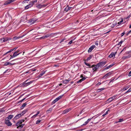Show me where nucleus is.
Instances as JSON below:
<instances>
[{"label":"nucleus","instance_id":"f257e3e1","mask_svg":"<svg viewBox=\"0 0 131 131\" xmlns=\"http://www.w3.org/2000/svg\"><path fill=\"white\" fill-rule=\"evenodd\" d=\"M25 120L22 119L18 121L16 124V125L17 126V128L18 129H21L23 127L24 124H21L22 123L24 122Z\"/></svg>","mask_w":131,"mask_h":131},{"label":"nucleus","instance_id":"f03ea898","mask_svg":"<svg viewBox=\"0 0 131 131\" xmlns=\"http://www.w3.org/2000/svg\"><path fill=\"white\" fill-rule=\"evenodd\" d=\"M47 5L45 4H38L36 5V7L38 9H40L42 8L45 7Z\"/></svg>","mask_w":131,"mask_h":131},{"label":"nucleus","instance_id":"7ed1b4c3","mask_svg":"<svg viewBox=\"0 0 131 131\" xmlns=\"http://www.w3.org/2000/svg\"><path fill=\"white\" fill-rule=\"evenodd\" d=\"M29 80V79H28L26 80L23 83V85L24 86H26L31 83H32L34 81H30L29 82H26Z\"/></svg>","mask_w":131,"mask_h":131},{"label":"nucleus","instance_id":"20e7f679","mask_svg":"<svg viewBox=\"0 0 131 131\" xmlns=\"http://www.w3.org/2000/svg\"><path fill=\"white\" fill-rule=\"evenodd\" d=\"M106 62L102 61L98 63L97 64L98 67H102L106 63Z\"/></svg>","mask_w":131,"mask_h":131},{"label":"nucleus","instance_id":"39448f33","mask_svg":"<svg viewBox=\"0 0 131 131\" xmlns=\"http://www.w3.org/2000/svg\"><path fill=\"white\" fill-rule=\"evenodd\" d=\"M63 96V95L59 96L56 99L52 102L51 105H52L54 104L56 102L61 99Z\"/></svg>","mask_w":131,"mask_h":131},{"label":"nucleus","instance_id":"423d86ee","mask_svg":"<svg viewBox=\"0 0 131 131\" xmlns=\"http://www.w3.org/2000/svg\"><path fill=\"white\" fill-rule=\"evenodd\" d=\"M5 123L6 125H7V126H10L12 125V124L9 120L5 119Z\"/></svg>","mask_w":131,"mask_h":131},{"label":"nucleus","instance_id":"0eeeda50","mask_svg":"<svg viewBox=\"0 0 131 131\" xmlns=\"http://www.w3.org/2000/svg\"><path fill=\"white\" fill-rule=\"evenodd\" d=\"M92 66H93V72H94L97 71V69L99 67L98 66H97V65H93Z\"/></svg>","mask_w":131,"mask_h":131},{"label":"nucleus","instance_id":"6e6552de","mask_svg":"<svg viewBox=\"0 0 131 131\" xmlns=\"http://www.w3.org/2000/svg\"><path fill=\"white\" fill-rule=\"evenodd\" d=\"M23 116V114H21V113L18 114L14 118V119L16 120L19 118H20L22 116Z\"/></svg>","mask_w":131,"mask_h":131},{"label":"nucleus","instance_id":"1a4fd4ad","mask_svg":"<svg viewBox=\"0 0 131 131\" xmlns=\"http://www.w3.org/2000/svg\"><path fill=\"white\" fill-rule=\"evenodd\" d=\"M14 116L13 115H9L5 118V119L9 120L11 119Z\"/></svg>","mask_w":131,"mask_h":131},{"label":"nucleus","instance_id":"9d476101","mask_svg":"<svg viewBox=\"0 0 131 131\" xmlns=\"http://www.w3.org/2000/svg\"><path fill=\"white\" fill-rule=\"evenodd\" d=\"M94 116H93V117H92V118H89L85 122H84V123L82 125H81L82 126H84V125H87L88 123L91 120L92 118H93V117H94Z\"/></svg>","mask_w":131,"mask_h":131},{"label":"nucleus","instance_id":"9b49d317","mask_svg":"<svg viewBox=\"0 0 131 131\" xmlns=\"http://www.w3.org/2000/svg\"><path fill=\"white\" fill-rule=\"evenodd\" d=\"M95 46L94 45L91 46L89 48L88 52H91L93 49L95 47Z\"/></svg>","mask_w":131,"mask_h":131},{"label":"nucleus","instance_id":"f8f14e48","mask_svg":"<svg viewBox=\"0 0 131 131\" xmlns=\"http://www.w3.org/2000/svg\"><path fill=\"white\" fill-rule=\"evenodd\" d=\"M116 53V52H112L109 56L108 57H109L110 58H111L113 56L115 57Z\"/></svg>","mask_w":131,"mask_h":131},{"label":"nucleus","instance_id":"ddd939ff","mask_svg":"<svg viewBox=\"0 0 131 131\" xmlns=\"http://www.w3.org/2000/svg\"><path fill=\"white\" fill-rule=\"evenodd\" d=\"M71 110V108H70L68 109H67L64 110L63 112V114H65L66 113H67L69 111H70Z\"/></svg>","mask_w":131,"mask_h":131},{"label":"nucleus","instance_id":"4468645a","mask_svg":"<svg viewBox=\"0 0 131 131\" xmlns=\"http://www.w3.org/2000/svg\"><path fill=\"white\" fill-rule=\"evenodd\" d=\"M86 61H84V63L88 67V68H92L93 67V66H91L90 64L89 63H87L86 62Z\"/></svg>","mask_w":131,"mask_h":131},{"label":"nucleus","instance_id":"2eb2a0df","mask_svg":"<svg viewBox=\"0 0 131 131\" xmlns=\"http://www.w3.org/2000/svg\"><path fill=\"white\" fill-rule=\"evenodd\" d=\"M32 4H30L26 6L25 7V9H27L29 8H30L32 6Z\"/></svg>","mask_w":131,"mask_h":131},{"label":"nucleus","instance_id":"dca6fc26","mask_svg":"<svg viewBox=\"0 0 131 131\" xmlns=\"http://www.w3.org/2000/svg\"><path fill=\"white\" fill-rule=\"evenodd\" d=\"M112 74L111 72H109L106 74L103 77V79H105V78L107 77L108 76L111 75Z\"/></svg>","mask_w":131,"mask_h":131},{"label":"nucleus","instance_id":"f3484780","mask_svg":"<svg viewBox=\"0 0 131 131\" xmlns=\"http://www.w3.org/2000/svg\"><path fill=\"white\" fill-rule=\"evenodd\" d=\"M35 21L36 20L31 19L29 20V23L31 25L34 24Z\"/></svg>","mask_w":131,"mask_h":131},{"label":"nucleus","instance_id":"a211bd4d","mask_svg":"<svg viewBox=\"0 0 131 131\" xmlns=\"http://www.w3.org/2000/svg\"><path fill=\"white\" fill-rule=\"evenodd\" d=\"M92 56L91 55H90L89 56V57L87 59H86L84 60V61L88 62L92 58Z\"/></svg>","mask_w":131,"mask_h":131},{"label":"nucleus","instance_id":"6ab92c4d","mask_svg":"<svg viewBox=\"0 0 131 131\" xmlns=\"http://www.w3.org/2000/svg\"><path fill=\"white\" fill-rule=\"evenodd\" d=\"M12 64L10 62H6L4 63V66H7L9 64Z\"/></svg>","mask_w":131,"mask_h":131},{"label":"nucleus","instance_id":"aec40b11","mask_svg":"<svg viewBox=\"0 0 131 131\" xmlns=\"http://www.w3.org/2000/svg\"><path fill=\"white\" fill-rule=\"evenodd\" d=\"M71 8V7H69L68 6H67L65 9V11L67 12Z\"/></svg>","mask_w":131,"mask_h":131},{"label":"nucleus","instance_id":"412c9836","mask_svg":"<svg viewBox=\"0 0 131 131\" xmlns=\"http://www.w3.org/2000/svg\"><path fill=\"white\" fill-rule=\"evenodd\" d=\"M131 56L129 55H128L127 56H123L122 57V58L123 60H125L126 59L129 58Z\"/></svg>","mask_w":131,"mask_h":131},{"label":"nucleus","instance_id":"4be33fe9","mask_svg":"<svg viewBox=\"0 0 131 131\" xmlns=\"http://www.w3.org/2000/svg\"><path fill=\"white\" fill-rule=\"evenodd\" d=\"M104 88H103L100 89H97L96 91L97 92H99L103 90H104Z\"/></svg>","mask_w":131,"mask_h":131},{"label":"nucleus","instance_id":"5701e85b","mask_svg":"<svg viewBox=\"0 0 131 131\" xmlns=\"http://www.w3.org/2000/svg\"><path fill=\"white\" fill-rule=\"evenodd\" d=\"M20 53H17V51H15L14 52V53H13V55H14V56L15 57H16V56H18V55H19Z\"/></svg>","mask_w":131,"mask_h":131},{"label":"nucleus","instance_id":"b1692460","mask_svg":"<svg viewBox=\"0 0 131 131\" xmlns=\"http://www.w3.org/2000/svg\"><path fill=\"white\" fill-rule=\"evenodd\" d=\"M28 111V110L27 109H25L24 110H23L21 113V114H23V115H24Z\"/></svg>","mask_w":131,"mask_h":131},{"label":"nucleus","instance_id":"393cba45","mask_svg":"<svg viewBox=\"0 0 131 131\" xmlns=\"http://www.w3.org/2000/svg\"><path fill=\"white\" fill-rule=\"evenodd\" d=\"M70 81V80L69 79L64 80L63 81V83L64 84H66L68 83Z\"/></svg>","mask_w":131,"mask_h":131},{"label":"nucleus","instance_id":"a878e982","mask_svg":"<svg viewBox=\"0 0 131 131\" xmlns=\"http://www.w3.org/2000/svg\"><path fill=\"white\" fill-rule=\"evenodd\" d=\"M21 38V37H20V36H15L13 38V39L14 40H16L17 39Z\"/></svg>","mask_w":131,"mask_h":131},{"label":"nucleus","instance_id":"bb28decb","mask_svg":"<svg viewBox=\"0 0 131 131\" xmlns=\"http://www.w3.org/2000/svg\"><path fill=\"white\" fill-rule=\"evenodd\" d=\"M27 104V103H26V102L23 103L22 104V106L20 108L21 109H23V108Z\"/></svg>","mask_w":131,"mask_h":131},{"label":"nucleus","instance_id":"cd10ccee","mask_svg":"<svg viewBox=\"0 0 131 131\" xmlns=\"http://www.w3.org/2000/svg\"><path fill=\"white\" fill-rule=\"evenodd\" d=\"M113 101L111 97L109 98L107 101V103H109Z\"/></svg>","mask_w":131,"mask_h":131},{"label":"nucleus","instance_id":"c85d7f7f","mask_svg":"<svg viewBox=\"0 0 131 131\" xmlns=\"http://www.w3.org/2000/svg\"><path fill=\"white\" fill-rule=\"evenodd\" d=\"M45 71H42L38 75L39 77H40L43 75L45 73Z\"/></svg>","mask_w":131,"mask_h":131},{"label":"nucleus","instance_id":"c756f323","mask_svg":"<svg viewBox=\"0 0 131 131\" xmlns=\"http://www.w3.org/2000/svg\"><path fill=\"white\" fill-rule=\"evenodd\" d=\"M114 65V64H111L110 65H109V66H108V67H106L105 68V69H108L110 68H111V67H112L113 66V65Z\"/></svg>","mask_w":131,"mask_h":131},{"label":"nucleus","instance_id":"7c9ffc66","mask_svg":"<svg viewBox=\"0 0 131 131\" xmlns=\"http://www.w3.org/2000/svg\"><path fill=\"white\" fill-rule=\"evenodd\" d=\"M40 113L39 111H38L37 114L34 115H33L32 117V118H35V117Z\"/></svg>","mask_w":131,"mask_h":131},{"label":"nucleus","instance_id":"2f4dec72","mask_svg":"<svg viewBox=\"0 0 131 131\" xmlns=\"http://www.w3.org/2000/svg\"><path fill=\"white\" fill-rule=\"evenodd\" d=\"M129 86H127L124 87L123 89V91H125L127 90L128 88H129Z\"/></svg>","mask_w":131,"mask_h":131},{"label":"nucleus","instance_id":"473e14b6","mask_svg":"<svg viewBox=\"0 0 131 131\" xmlns=\"http://www.w3.org/2000/svg\"><path fill=\"white\" fill-rule=\"evenodd\" d=\"M49 36H43L40 38L41 39H44L45 38H47Z\"/></svg>","mask_w":131,"mask_h":131},{"label":"nucleus","instance_id":"72a5a7b5","mask_svg":"<svg viewBox=\"0 0 131 131\" xmlns=\"http://www.w3.org/2000/svg\"><path fill=\"white\" fill-rule=\"evenodd\" d=\"M96 118H97V119H98L99 120V121H98V122H96V123H98V122H99L101 120V119H100V118L99 117V116H97L96 117H95L94 118V119H95Z\"/></svg>","mask_w":131,"mask_h":131},{"label":"nucleus","instance_id":"f704fd0d","mask_svg":"<svg viewBox=\"0 0 131 131\" xmlns=\"http://www.w3.org/2000/svg\"><path fill=\"white\" fill-rule=\"evenodd\" d=\"M110 111L109 110H108V111H107L104 114H103V115H102V116H105L106 115V114H107L108 113V111Z\"/></svg>","mask_w":131,"mask_h":131},{"label":"nucleus","instance_id":"c9c22d12","mask_svg":"<svg viewBox=\"0 0 131 131\" xmlns=\"http://www.w3.org/2000/svg\"><path fill=\"white\" fill-rule=\"evenodd\" d=\"M37 0H33V1H32V2L31 4H32V5H33L36 2H37Z\"/></svg>","mask_w":131,"mask_h":131},{"label":"nucleus","instance_id":"e433bc0d","mask_svg":"<svg viewBox=\"0 0 131 131\" xmlns=\"http://www.w3.org/2000/svg\"><path fill=\"white\" fill-rule=\"evenodd\" d=\"M5 111V110L3 109V108H2L0 110V113H1L4 112Z\"/></svg>","mask_w":131,"mask_h":131},{"label":"nucleus","instance_id":"4c0bfd02","mask_svg":"<svg viewBox=\"0 0 131 131\" xmlns=\"http://www.w3.org/2000/svg\"><path fill=\"white\" fill-rule=\"evenodd\" d=\"M131 91V87L125 93H127L128 92H129Z\"/></svg>","mask_w":131,"mask_h":131},{"label":"nucleus","instance_id":"58836bf2","mask_svg":"<svg viewBox=\"0 0 131 131\" xmlns=\"http://www.w3.org/2000/svg\"><path fill=\"white\" fill-rule=\"evenodd\" d=\"M124 121V119L123 118L120 119H119V121L117 122H120L123 121Z\"/></svg>","mask_w":131,"mask_h":131},{"label":"nucleus","instance_id":"ea45409f","mask_svg":"<svg viewBox=\"0 0 131 131\" xmlns=\"http://www.w3.org/2000/svg\"><path fill=\"white\" fill-rule=\"evenodd\" d=\"M123 42V41L122 40L119 43L117 44L118 45H121Z\"/></svg>","mask_w":131,"mask_h":131},{"label":"nucleus","instance_id":"a19ab883","mask_svg":"<svg viewBox=\"0 0 131 131\" xmlns=\"http://www.w3.org/2000/svg\"><path fill=\"white\" fill-rule=\"evenodd\" d=\"M41 121V120H38L37 121H36V124H38Z\"/></svg>","mask_w":131,"mask_h":131},{"label":"nucleus","instance_id":"79ce46f5","mask_svg":"<svg viewBox=\"0 0 131 131\" xmlns=\"http://www.w3.org/2000/svg\"><path fill=\"white\" fill-rule=\"evenodd\" d=\"M10 59H12L14 57H15L14 56V55H13H13L12 56L11 55H10Z\"/></svg>","mask_w":131,"mask_h":131},{"label":"nucleus","instance_id":"37998d69","mask_svg":"<svg viewBox=\"0 0 131 131\" xmlns=\"http://www.w3.org/2000/svg\"><path fill=\"white\" fill-rule=\"evenodd\" d=\"M26 98V97L22 99V100H20L19 102H21L22 101H24Z\"/></svg>","mask_w":131,"mask_h":131},{"label":"nucleus","instance_id":"c03bdc74","mask_svg":"<svg viewBox=\"0 0 131 131\" xmlns=\"http://www.w3.org/2000/svg\"><path fill=\"white\" fill-rule=\"evenodd\" d=\"M82 81V80L81 79L79 80L78 81H77V83H79L81 82Z\"/></svg>","mask_w":131,"mask_h":131},{"label":"nucleus","instance_id":"a18cd8bd","mask_svg":"<svg viewBox=\"0 0 131 131\" xmlns=\"http://www.w3.org/2000/svg\"><path fill=\"white\" fill-rule=\"evenodd\" d=\"M73 40H71V41H70L68 43V44L69 45H70L71 44Z\"/></svg>","mask_w":131,"mask_h":131},{"label":"nucleus","instance_id":"49530a36","mask_svg":"<svg viewBox=\"0 0 131 131\" xmlns=\"http://www.w3.org/2000/svg\"><path fill=\"white\" fill-rule=\"evenodd\" d=\"M128 75L129 76H131V71L129 72L128 74Z\"/></svg>","mask_w":131,"mask_h":131},{"label":"nucleus","instance_id":"de8ad7c7","mask_svg":"<svg viewBox=\"0 0 131 131\" xmlns=\"http://www.w3.org/2000/svg\"><path fill=\"white\" fill-rule=\"evenodd\" d=\"M98 41H96L95 42V44L97 46L98 45Z\"/></svg>","mask_w":131,"mask_h":131},{"label":"nucleus","instance_id":"09e8293b","mask_svg":"<svg viewBox=\"0 0 131 131\" xmlns=\"http://www.w3.org/2000/svg\"><path fill=\"white\" fill-rule=\"evenodd\" d=\"M8 40L7 39H4V40H3V41L5 42V41H6L7 40Z\"/></svg>","mask_w":131,"mask_h":131},{"label":"nucleus","instance_id":"8fccbe9b","mask_svg":"<svg viewBox=\"0 0 131 131\" xmlns=\"http://www.w3.org/2000/svg\"><path fill=\"white\" fill-rule=\"evenodd\" d=\"M52 110V108H50L48 109V110L47 111H51Z\"/></svg>","mask_w":131,"mask_h":131},{"label":"nucleus","instance_id":"3c124183","mask_svg":"<svg viewBox=\"0 0 131 131\" xmlns=\"http://www.w3.org/2000/svg\"><path fill=\"white\" fill-rule=\"evenodd\" d=\"M9 53V51H8L7 52H6L3 55V56H4L6 54L8 53Z\"/></svg>","mask_w":131,"mask_h":131},{"label":"nucleus","instance_id":"603ef678","mask_svg":"<svg viewBox=\"0 0 131 131\" xmlns=\"http://www.w3.org/2000/svg\"><path fill=\"white\" fill-rule=\"evenodd\" d=\"M86 79V78H85L83 77V78H82L81 79L82 80V81H84V80H85Z\"/></svg>","mask_w":131,"mask_h":131},{"label":"nucleus","instance_id":"864d4df0","mask_svg":"<svg viewBox=\"0 0 131 131\" xmlns=\"http://www.w3.org/2000/svg\"><path fill=\"white\" fill-rule=\"evenodd\" d=\"M115 97H116V96H113L112 97H111V98H112V100H113L114 99H115Z\"/></svg>","mask_w":131,"mask_h":131},{"label":"nucleus","instance_id":"5fc2aeb1","mask_svg":"<svg viewBox=\"0 0 131 131\" xmlns=\"http://www.w3.org/2000/svg\"><path fill=\"white\" fill-rule=\"evenodd\" d=\"M123 20H121V21H120L118 23V24H121L122 22H123Z\"/></svg>","mask_w":131,"mask_h":131},{"label":"nucleus","instance_id":"6e6d98bb","mask_svg":"<svg viewBox=\"0 0 131 131\" xmlns=\"http://www.w3.org/2000/svg\"><path fill=\"white\" fill-rule=\"evenodd\" d=\"M124 34H125L124 32H123L122 33V34H121V36L122 37L124 35Z\"/></svg>","mask_w":131,"mask_h":131},{"label":"nucleus","instance_id":"4d7b16f0","mask_svg":"<svg viewBox=\"0 0 131 131\" xmlns=\"http://www.w3.org/2000/svg\"><path fill=\"white\" fill-rule=\"evenodd\" d=\"M18 48L17 47H16L14 48L13 49V51H15V50L17 48Z\"/></svg>","mask_w":131,"mask_h":131},{"label":"nucleus","instance_id":"13d9d810","mask_svg":"<svg viewBox=\"0 0 131 131\" xmlns=\"http://www.w3.org/2000/svg\"><path fill=\"white\" fill-rule=\"evenodd\" d=\"M13 51V49H12L10 50L9 51V52L10 53V52H12Z\"/></svg>","mask_w":131,"mask_h":131},{"label":"nucleus","instance_id":"bf43d9fd","mask_svg":"<svg viewBox=\"0 0 131 131\" xmlns=\"http://www.w3.org/2000/svg\"><path fill=\"white\" fill-rule=\"evenodd\" d=\"M101 84V83L100 82H99L97 84V85H100Z\"/></svg>","mask_w":131,"mask_h":131},{"label":"nucleus","instance_id":"052dcab7","mask_svg":"<svg viewBox=\"0 0 131 131\" xmlns=\"http://www.w3.org/2000/svg\"><path fill=\"white\" fill-rule=\"evenodd\" d=\"M26 34L23 35L22 36H20V37H21V38L24 36Z\"/></svg>","mask_w":131,"mask_h":131},{"label":"nucleus","instance_id":"680f3d73","mask_svg":"<svg viewBox=\"0 0 131 131\" xmlns=\"http://www.w3.org/2000/svg\"><path fill=\"white\" fill-rule=\"evenodd\" d=\"M29 0H25L24 1V3H25L26 2H27Z\"/></svg>","mask_w":131,"mask_h":131},{"label":"nucleus","instance_id":"e2e57ef3","mask_svg":"<svg viewBox=\"0 0 131 131\" xmlns=\"http://www.w3.org/2000/svg\"><path fill=\"white\" fill-rule=\"evenodd\" d=\"M130 33H129V31L126 34V36H128V34Z\"/></svg>","mask_w":131,"mask_h":131},{"label":"nucleus","instance_id":"0e129e2a","mask_svg":"<svg viewBox=\"0 0 131 131\" xmlns=\"http://www.w3.org/2000/svg\"><path fill=\"white\" fill-rule=\"evenodd\" d=\"M16 51H17V53H18L19 51V50H18Z\"/></svg>","mask_w":131,"mask_h":131},{"label":"nucleus","instance_id":"69168bd1","mask_svg":"<svg viewBox=\"0 0 131 131\" xmlns=\"http://www.w3.org/2000/svg\"><path fill=\"white\" fill-rule=\"evenodd\" d=\"M83 130V129H81L80 130L78 131H81Z\"/></svg>","mask_w":131,"mask_h":131},{"label":"nucleus","instance_id":"338daca9","mask_svg":"<svg viewBox=\"0 0 131 131\" xmlns=\"http://www.w3.org/2000/svg\"><path fill=\"white\" fill-rule=\"evenodd\" d=\"M99 131H104L103 129H102L100 130Z\"/></svg>","mask_w":131,"mask_h":131},{"label":"nucleus","instance_id":"774afa93","mask_svg":"<svg viewBox=\"0 0 131 131\" xmlns=\"http://www.w3.org/2000/svg\"><path fill=\"white\" fill-rule=\"evenodd\" d=\"M129 28H131V24L129 26Z\"/></svg>","mask_w":131,"mask_h":131}]
</instances>
